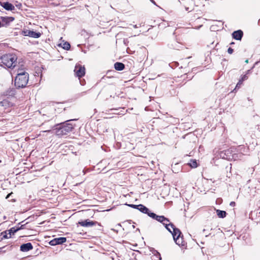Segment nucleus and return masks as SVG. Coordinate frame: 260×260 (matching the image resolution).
Returning a JSON list of instances; mask_svg holds the SVG:
<instances>
[{
    "label": "nucleus",
    "mask_w": 260,
    "mask_h": 260,
    "mask_svg": "<svg viewBox=\"0 0 260 260\" xmlns=\"http://www.w3.org/2000/svg\"><path fill=\"white\" fill-rule=\"evenodd\" d=\"M74 120L75 119L68 120L54 126H51L50 128H54L55 130V134L57 136L61 137L67 135L73 130L75 124L72 123V121Z\"/></svg>",
    "instance_id": "obj_1"
},
{
    "label": "nucleus",
    "mask_w": 260,
    "mask_h": 260,
    "mask_svg": "<svg viewBox=\"0 0 260 260\" xmlns=\"http://www.w3.org/2000/svg\"><path fill=\"white\" fill-rule=\"evenodd\" d=\"M17 59L15 54H4L0 58V65L4 68H13L16 66Z\"/></svg>",
    "instance_id": "obj_2"
},
{
    "label": "nucleus",
    "mask_w": 260,
    "mask_h": 260,
    "mask_svg": "<svg viewBox=\"0 0 260 260\" xmlns=\"http://www.w3.org/2000/svg\"><path fill=\"white\" fill-rule=\"evenodd\" d=\"M55 109L52 107L42 109L39 113L42 115V119L44 121H49L52 120L54 115Z\"/></svg>",
    "instance_id": "obj_3"
},
{
    "label": "nucleus",
    "mask_w": 260,
    "mask_h": 260,
    "mask_svg": "<svg viewBox=\"0 0 260 260\" xmlns=\"http://www.w3.org/2000/svg\"><path fill=\"white\" fill-rule=\"evenodd\" d=\"M150 217L161 223L165 227L170 226L173 231H174V229L177 228L172 223L170 222L168 218L163 215H157L155 213H150Z\"/></svg>",
    "instance_id": "obj_4"
},
{
    "label": "nucleus",
    "mask_w": 260,
    "mask_h": 260,
    "mask_svg": "<svg viewBox=\"0 0 260 260\" xmlns=\"http://www.w3.org/2000/svg\"><path fill=\"white\" fill-rule=\"evenodd\" d=\"M173 237L175 242L178 246H184L185 245L183 235L179 229H174V231H173Z\"/></svg>",
    "instance_id": "obj_5"
},
{
    "label": "nucleus",
    "mask_w": 260,
    "mask_h": 260,
    "mask_svg": "<svg viewBox=\"0 0 260 260\" xmlns=\"http://www.w3.org/2000/svg\"><path fill=\"white\" fill-rule=\"evenodd\" d=\"M14 101L15 100H12V98L6 97L0 101V106L4 107L5 108L11 107L14 106Z\"/></svg>",
    "instance_id": "obj_6"
},
{
    "label": "nucleus",
    "mask_w": 260,
    "mask_h": 260,
    "mask_svg": "<svg viewBox=\"0 0 260 260\" xmlns=\"http://www.w3.org/2000/svg\"><path fill=\"white\" fill-rule=\"evenodd\" d=\"M232 151L231 149H227L220 151L218 154V156L220 158L231 161Z\"/></svg>",
    "instance_id": "obj_7"
},
{
    "label": "nucleus",
    "mask_w": 260,
    "mask_h": 260,
    "mask_svg": "<svg viewBox=\"0 0 260 260\" xmlns=\"http://www.w3.org/2000/svg\"><path fill=\"white\" fill-rule=\"evenodd\" d=\"M66 241L67 238L61 237L53 239L49 242V244L51 246H55L57 245L62 244Z\"/></svg>",
    "instance_id": "obj_8"
},
{
    "label": "nucleus",
    "mask_w": 260,
    "mask_h": 260,
    "mask_svg": "<svg viewBox=\"0 0 260 260\" xmlns=\"http://www.w3.org/2000/svg\"><path fill=\"white\" fill-rule=\"evenodd\" d=\"M29 74L28 73H17V76L15 78V81H28Z\"/></svg>",
    "instance_id": "obj_9"
},
{
    "label": "nucleus",
    "mask_w": 260,
    "mask_h": 260,
    "mask_svg": "<svg viewBox=\"0 0 260 260\" xmlns=\"http://www.w3.org/2000/svg\"><path fill=\"white\" fill-rule=\"evenodd\" d=\"M96 223H98L97 221H91L89 219L78 222L79 224L84 227H91L95 225Z\"/></svg>",
    "instance_id": "obj_10"
},
{
    "label": "nucleus",
    "mask_w": 260,
    "mask_h": 260,
    "mask_svg": "<svg viewBox=\"0 0 260 260\" xmlns=\"http://www.w3.org/2000/svg\"><path fill=\"white\" fill-rule=\"evenodd\" d=\"M74 71L76 73L77 76H78L79 78L82 76H83L85 74V68L84 67H82L80 66L75 67Z\"/></svg>",
    "instance_id": "obj_11"
},
{
    "label": "nucleus",
    "mask_w": 260,
    "mask_h": 260,
    "mask_svg": "<svg viewBox=\"0 0 260 260\" xmlns=\"http://www.w3.org/2000/svg\"><path fill=\"white\" fill-rule=\"evenodd\" d=\"M16 91L14 88L9 89L6 92H4L3 94L2 95V96H6L9 97L10 98H12V100L15 101V98L14 97Z\"/></svg>",
    "instance_id": "obj_12"
},
{
    "label": "nucleus",
    "mask_w": 260,
    "mask_h": 260,
    "mask_svg": "<svg viewBox=\"0 0 260 260\" xmlns=\"http://www.w3.org/2000/svg\"><path fill=\"white\" fill-rule=\"evenodd\" d=\"M243 156L244 155L242 153L238 152L236 151H232L231 161L241 160L243 159Z\"/></svg>",
    "instance_id": "obj_13"
},
{
    "label": "nucleus",
    "mask_w": 260,
    "mask_h": 260,
    "mask_svg": "<svg viewBox=\"0 0 260 260\" xmlns=\"http://www.w3.org/2000/svg\"><path fill=\"white\" fill-rule=\"evenodd\" d=\"M137 210L143 213L147 214V215L149 217L150 213H154L153 212H152L147 207L142 204L138 205V208Z\"/></svg>",
    "instance_id": "obj_14"
},
{
    "label": "nucleus",
    "mask_w": 260,
    "mask_h": 260,
    "mask_svg": "<svg viewBox=\"0 0 260 260\" xmlns=\"http://www.w3.org/2000/svg\"><path fill=\"white\" fill-rule=\"evenodd\" d=\"M33 249V246L31 243L28 242L22 244L20 246V250L22 252H27Z\"/></svg>",
    "instance_id": "obj_15"
},
{
    "label": "nucleus",
    "mask_w": 260,
    "mask_h": 260,
    "mask_svg": "<svg viewBox=\"0 0 260 260\" xmlns=\"http://www.w3.org/2000/svg\"><path fill=\"white\" fill-rule=\"evenodd\" d=\"M24 34L25 36H27L34 38H38L41 36V34L40 32H37L30 30L24 31Z\"/></svg>",
    "instance_id": "obj_16"
},
{
    "label": "nucleus",
    "mask_w": 260,
    "mask_h": 260,
    "mask_svg": "<svg viewBox=\"0 0 260 260\" xmlns=\"http://www.w3.org/2000/svg\"><path fill=\"white\" fill-rule=\"evenodd\" d=\"M1 5L6 10L13 11L15 10V7L9 2H1Z\"/></svg>",
    "instance_id": "obj_17"
},
{
    "label": "nucleus",
    "mask_w": 260,
    "mask_h": 260,
    "mask_svg": "<svg viewBox=\"0 0 260 260\" xmlns=\"http://www.w3.org/2000/svg\"><path fill=\"white\" fill-rule=\"evenodd\" d=\"M243 35V31L241 30L234 31L232 34V37L237 40H241Z\"/></svg>",
    "instance_id": "obj_18"
},
{
    "label": "nucleus",
    "mask_w": 260,
    "mask_h": 260,
    "mask_svg": "<svg viewBox=\"0 0 260 260\" xmlns=\"http://www.w3.org/2000/svg\"><path fill=\"white\" fill-rule=\"evenodd\" d=\"M125 66L123 63L116 62L114 64V68L117 71H122L124 69Z\"/></svg>",
    "instance_id": "obj_19"
},
{
    "label": "nucleus",
    "mask_w": 260,
    "mask_h": 260,
    "mask_svg": "<svg viewBox=\"0 0 260 260\" xmlns=\"http://www.w3.org/2000/svg\"><path fill=\"white\" fill-rule=\"evenodd\" d=\"M251 74V70H249L246 71V73L241 76V78L239 80V81H244L248 79L249 76Z\"/></svg>",
    "instance_id": "obj_20"
},
{
    "label": "nucleus",
    "mask_w": 260,
    "mask_h": 260,
    "mask_svg": "<svg viewBox=\"0 0 260 260\" xmlns=\"http://www.w3.org/2000/svg\"><path fill=\"white\" fill-rule=\"evenodd\" d=\"M216 213L218 217L219 218H224L226 216L227 213L225 211L220 210L219 209H217L216 210Z\"/></svg>",
    "instance_id": "obj_21"
},
{
    "label": "nucleus",
    "mask_w": 260,
    "mask_h": 260,
    "mask_svg": "<svg viewBox=\"0 0 260 260\" xmlns=\"http://www.w3.org/2000/svg\"><path fill=\"white\" fill-rule=\"evenodd\" d=\"M22 82H14V86L17 88H24L26 86L28 82H23L24 84L22 83Z\"/></svg>",
    "instance_id": "obj_22"
},
{
    "label": "nucleus",
    "mask_w": 260,
    "mask_h": 260,
    "mask_svg": "<svg viewBox=\"0 0 260 260\" xmlns=\"http://www.w3.org/2000/svg\"><path fill=\"white\" fill-rule=\"evenodd\" d=\"M9 235L11 236L12 235H14L15 233L19 231V229H17L16 226L11 228L10 229L7 230Z\"/></svg>",
    "instance_id": "obj_23"
},
{
    "label": "nucleus",
    "mask_w": 260,
    "mask_h": 260,
    "mask_svg": "<svg viewBox=\"0 0 260 260\" xmlns=\"http://www.w3.org/2000/svg\"><path fill=\"white\" fill-rule=\"evenodd\" d=\"M188 164L192 168H196L198 167V163L196 159H190Z\"/></svg>",
    "instance_id": "obj_24"
},
{
    "label": "nucleus",
    "mask_w": 260,
    "mask_h": 260,
    "mask_svg": "<svg viewBox=\"0 0 260 260\" xmlns=\"http://www.w3.org/2000/svg\"><path fill=\"white\" fill-rule=\"evenodd\" d=\"M60 45H61V47H62L63 49L67 50H69L71 47L70 44L67 42H64L62 43V44H60Z\"/></svg>",
    "instance_id": "obj_25"
},
{
    "label": "nucleus",
    "mask_w": 260,
    "mask_h": 260,
    "mask_svg": "<svg viewBox=\"0 0 260 260\" xmlns=\"http://www.w3.org/2000/svg\"><path fill=\"white\" fill-rule=\"evenodd\" d=\"M1 235L2 237H3V238H4V239H8V238H11V236L10 235H9V236H8V231L6 230V231H3L1 233Z\"/></svg>",
    "instance_id": "obj_26"
},
{
    "label": "nucleus",
    "mask_w": 260,
    "mask_h": 260,
    "mask_svg": "<svg viewBox=\"0 0 260 260\" xmlns=\"http://www.w3.org/2000/svg\"><path fill=\"white\" fill-rule=\"evenodd\" d=\"M243 82H238L235 88L232 90V92L236 93L237 90L241 87Z\"/></svg>",
    "instance_id": "obj_27"
},
{
    "label": "nucleus",
    "mask_w": 260,
    "mask_h": 260,
    "mask_svg": "<svg viewBox=\"0 0 260 260\" xmlns=\"http://www.w3.org/2000/svg\"><path fill=\"white\" fill-rule=\"evenodd\" d=\"M125 205L134 209H137L138 208V205L129 204L127 203H126Z\"/></svg>",
    "instance_id": "obj_28"
},
{
    "label": "nucleus",
    "mask_w": 260,
    "mask_h": 260,
    "mask_svg": "<svg viewBox=\"0 0 260 260\" xmlns=\"http://www.w3.org/2000/svg\"><path fill=\"white\" fill-rule=\"evenodd\" d=\"M4 19L8 20L9 21H12L14 20V18L13 17H7V18H4Z\"/></svg>",
    "instance_id": "obj_29"
},
{
    "label": "nucleus",
    "mask_w": 260,
    "mask_h": 260,
    "mask_svg": "<svg viewBox=\"0 0 260 260\" xmlns=\"http://www.w3.org/2000/svg\"><path fill=\"white\" fill-rule=\"evenodd\" d=\"M228 52L229 54H232L233 52V49L231 47L229 48V49H228Z\"/></svg>",
    "instance_id": "obj_30"
},
{
    "label": "nucleus",
    "mask_w": 260,
    "mask_h": 260,
    "mask_svg": "<svg viewBox=\"0 0 260 260\" xmlns=\"http://www.w3.org/2000/svg\"><path fill=\"white\" fill-rule=\"evenodd\" d=\"M170 226H166V229L170 232L172 234V235H173V231H171V229L169 228Z\"/></svg>",
    "instance_id": "obj_31"
},
{
    "label": "nucleus",
    "mask_w": 260,
    "mask_h": 260,
    "mask_svg": "<svg viewBox=\"0 0 260 260\" xmlns=\"http://www.w3.org/2000/svg\"><path fill=\"white\" fill-rule=\"evenodd\" d=\"M109 79V76H104V77H103L102 78V80H104L105 81H107L108 80V79Z\"/></svg>",
    "instance_id": "obj_32"
},
{
    "label": "nucleus",
    "mask_w": 260,
    "mask_h": 260,
    "mask_svg": "<svg viewBox=\"0 0 260 260\" xmlns=\"http://www.w3.org/2000/svg\"><path fill=\"white\" fill-rule=\"evenodd\" d=\"M24 224L21 225L20 226H16L17 229H19V231L24 228Z\"/></svg>",
    "instance_id": "obj_33"
},
{
    "label": "nucleus",
    "mask_w": 260,
    "mask_h": 260,
    "mask_svg": "<svg viewBox=\"0 0 260 260\" xmlns=\"http://www.w3.org/2000/svg\"><path fill=\"white\" fill-rule=\"evenodd\" d=\"M26 72L24 71H23V70L22 69H19L18 70V73H26Z\"/></svg>",
    "instance_id": "obj_34"
},
{
    "label": "nucleus",
    "mask_w": 260,
    "mask_h": 260,
    "mask_svg": "<svg viewBox=\"0 0 260 260\" xmlns=\"http://www.w3.org/2000/svg\"><path fill=\"white\" fill-rule=\"evenodd\" d=\"M230 205L231 207H234L236 205V203L235 202L232 201L230 203Z\"/></svg>",
    "instance_id": "obj_35"
},
{
    "label": "nucleus",
    "mask_w": 260,
    "mask_h": 260,
    "mask_svg": "<svg viewBox=\"0 0 260 260\" xmlns=\"http://www.w3.org/2000/svg\"><path fill=\"white\" fill-rule=\"evenodd\" d=\"M156 252L157 253V255L158 256L159 260H161V257L160 254L158 252H157V251H156Z\"/></svg>",
    "instance_id": "obj_36"
},
{
    "label": "nucleus",
    "mask_w": 260,
    "mask_h": 260,
    "mask_svg": "<svg viewBox=\"0 0 260 260\" xmlns=\"http://www.w3.org/2000/svg\"><path fill=\"white\" fill-rule=\"evenodd\" d=\"M4 238L1 235L0 236V242L3 240Z\"/></svg>",
    "instance_id": "obj_37"
},
{
    "label": "nucleus",
    "mask_w": 260,
    "mask_h": 260,
    "mask_svg": "<svg viewBox=\"0 0 260 260\" xmlns=\"http://www.w3.org/2000/svg\"><path fill=\"white\" fill-rule=\"evenodd\" d=\"M150 1H151V2L153 4H154V5H156L155 2L153 0H150Z\"/></svg>",
    "instance_id": "obj_38"
},
{
    "label": "nucleus",
    "mask_w": 260,
    "mask_h": 260,
    "mask_svg": "<svg viewBox=\"0 0 260 260\" xmlns=\"http://www.w3.org/2000/svg\"><path fill=\"white\" fill-rule=\"evenodd\" d=\"M133 27H134V28H138V26H137V25H133Z\"/></svg>",
    "instance_id": "obj_39"
},
{
    "label": "nucleus",
    "mask_w": 260,
    "mask_h": 260,
    "mask_svg": "<svg viewBox=\"0 0 260 260\" xmlns=\"http://www.w3.org/2000/svg\"><path fill=\"white\" fill-rule=\"evenodd\" d=\"M258 25H260V19L258 21Z\"/></svg>",
    "instance_id": "obj_40"
},
{
    "label": "nucleus",
    "mask_w": 260,
    "mask_h": 260,
    "mask_svg": "<svg viewBox=\"0 0 260 260\" xmlns=\"http://www.w3.org/2000/svg\"><path fill=\"white\" fill-rule=\"evenodd\" d=\"M84 83V82H80V85H84V84H82V83Z\"/></svg>",
    "instance_id": "obj_41"
},
{
    "label": "nucleus",
    "mask_w": 260,
    "mask_h": 260,
    "mask_svg": "<svg viewBox=\"0 0 260 260\" xmlns=\"http://www.w3.org/2000/svg\"><path fill=\"white\" fill-rule=\"evenodd\" d=\"M10 196V194H8V195H7V197H6V198H7H7H8L9 197V196Z\"/></svg>",
    "instance_id": "obj_42"
},
{
    "label": "nucleus",
    "mask_w": 260,
    "mask_h": 260,
    "mask_svg": "<svg viewBox=\"0 0 260 260\" xmlns=\"http://www.w3.org/2000/svg\"><path fill=\"white\" fill-rule=\"evenodd\" d=\"M245 62H246V63H248V59H246V60H245Z\"/></svg>",
    "instance_id": "obj_43"
},
{
    "label": "nucleus",
    "mask_w": 260,
    "mask_h": 260,
    "mask_svg": "<svg viewBox=\"0 0 260 260\" xmlns=\"http://www.w3.org/2000/svg\"><path fill=\"white\" fill-rule=\"evenodd\" d=\"M4 219H6L7 218L6 216H4V217H3Z\"/></svg>",
    "instance_id": "obj_44"
},
{
    "label": "nucleus",
    "mask_w": 260,
    "mask_h": 260,
    "mask_svg": "<svg viewBox=\"0 0 260 260\" xmlns=\"http://www.w3.org/2000/svg\"><path fill=\"white\" fill-rule=\"evenodd\" d=\"M44 125V123H42L41 126H43Z\"/></svg>",
    "instance_id": "obj_45"
},
{
    "label": "nucleus",
    "mask_w": 260,
    "mask_h": 260,
    "mask_svg": "<svg viewBox=\"0 0 260 260\" xmlns=\"http://www.w3.org/2000/svg\"><path fill=\"white\" fill-rule=\"evenodd\" d=\"M50 129H48V130L46 131L45 132H50Z\"/></svg>",
    "instance_id": "obj_46"
},
{
    "label": "nucleus",
    "mask_w": 260,
    "mask_h": 260,
    "mask_svg": "<svg viewBox=\"0 0 260 260\" xmlns=\"http://www.w3.org/2000/svg\"><path fill=\"white\" fill-rule=\"evenodd\" d=\"M234 44V42H232V43H231V45Z\"/></svg>",
    "instance_id": "obj_47"
},
{
    "label": "nucleus",
    "mask_w": 260,
    "mask_h": 260,
    "mask_svg": "<svg viewBox=\"0 0 260 260\" xmlns=\"http://www.w3.org/2000/svg\"><path fill=\"white\" fill-rule=\"evenodd\" d=\"M218 202H220V200H221V199H218Z\"/></svg>",
    "instance_id": "obj_48"
},
{
    "label": "nucleus",
    "mask_w": 260,
    "mask_h": 260,
    "mask_svg": "<svg viewBox=\"0 0 260 260\" xmlns=\"http://www.w3.org/2000/svg\"><path fill=\"white\" fill-rule=\"evenodd\" d=\"M218 202H220V200H221V199H218Z\"/></svg>",
    "instance_id": "obj_49"
},
{
    "label": "nucleus",
    "mask_w": 260,
    "mask_h": 260,
    "mask_svg": "<svg viewBox=\"0 0 260 260\" xmlns=\"http://www.w3.org/2000/svg\"><path fill=\"white\" fill-rule=\"evenodd\" d=\"M133 228L134 229L135 228V225H133Z\"/></svg>",
    "instance_id": "obj_50"
},
{
    "label": "nucleus",
    "mask_w": 260,
    "mask_h": 260,
    "mask_svg": "<svg viewBox=\"0 0 260 260\" xmlns=\"http://www.w3.org/2000/svg\"><path fill=\"white\" fill-rule=\"evenodd\" d=\"M137 231H140V230H139V229H137Z\"/></svg>",
    "instance_id": "obj_51"
},
{
    "label": "nucleus",
    "mask_w": 260,
    "mask_h": 260,
    "mask_svg": "<svg viewBox=\"0 0 260 260\" xmlns=\"http://www.w3.org/2000/svg\"><path fill=\"white\" fill-rule=\"evenodd\" d=\"M2 249V248H0V252L1 251Z\"/></svg>",
    "instance_id": "obj_52"
}]
</instances>
